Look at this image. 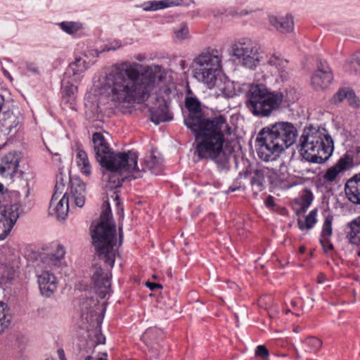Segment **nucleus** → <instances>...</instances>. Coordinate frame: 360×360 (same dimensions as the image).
Returning <instances> with one entry per match:
<instances>
[{
	"mask_svg": "<svg viewBox=\"0 0 360 360\" xmlns=\"http://www.w3.org/2000/svg\"><path fill=\"white\" fill-rule=\"evenodd\" d=\"M236 191V188H229L228 192H233V191Z\"/></svg>",
	"mask_w": 360,
	"mask_h": 360,
	"instance_id": "nucleus-59",
	"label": "nucleus"
},
{
	"mask_svg": "<svg viewBox=\"0 0 360 360\" xmlns=\"http://www.w3.org/2000/svg\"><path fill=\"white\" fill-rule=\"evenodd\" d=\"M84 360H107L105 358H103V357H101V358H98L96 359H94V358H92L91 356H87Z\"/></svg>",
	"mask_w": 360,
	"mask_h": 360,
	"instance_id": "nucleus-54",
	"label": "nucleus"
},
{
	"mask_svg": "<svg viewBox=\"0 0 360 360\" xmlns=\"http://www.w3.org/2000/svg\"><path fill=\"white\" fill-rule=\"evenodd\" d=\"M255 355L263 359H266L269 356V351L264 345H259L255 349Z\"/></svg>",
	"mask_w": 360,
	"mask_h": 360,
	"instance_id": "nucleus-43",
	"label": "nucleus"
},
{
	"mask_svg": "<svg viewBox=\"0 0 360 360\" xmlns=\"http://www.w3.org/2000/svg\"><path fill=\"white\" fill-rule=\"evenodd\" d=\"M349 231L347 238L352 245L360 246V216L352 220L348 225Z\"/></svg>",
	"mask_w": 360,
	"mask_h": 360,
	"instance_id": "nucleus-31",
	"label": "nucleus"
},
{
	"mask_svg": "<svg viewBox=\"0 0 360 360\" xmlns=\"http://www.w3.org/2000/svg\"><path fill=\"white\" fill-rule=\"evenodd\" d=\"M69 198L70 197L65 194L60 200L56 202V197L54 194L51 200L49 214L58 220L65 219L69 210Z\"/></svg>",
	"mask_w": 360,
	"mask_h": 360,
	"instance_id": "nucleus-21",
	"label": "nucleus"
},
{
	"mask_svg": "<svg viewBox=\"0 0 360 360\" xmlns=\"http://www.w3.org/2000/svg\"><path fill=\"white\" fill-rule=\"evenodd\" d=\"M11 321V315L7 304L0 301V333L8 328Z\"/></svg>",
	"mask_w": 360,
	"mask_h": 360,
	"instance_id": "nucleus-32",
	"label": "nucleus"
},
{
	"mask_svg": "<svg viewBox=\"0 0 360 360\" xmlns=\"http://www.w3.org/2000/svg\"><path fill=\"white\" fill-rule=\"evenodd\" d=\"M297 100L294 89L271 91L263 84H252L247 93V106L256 116L268 117L274 111Z\"/></svg>",
	"mask_w": 360,
	"mask_h": 360,
	"instance_id": "nucleus-5",
	"label": "nucleus"
},
{
	"mask_svg": "<svg viewBox=\"0 0 360 360\" xmlns=\"http://www.w3.org/2000/svg\"><path fill=\"white\" fill-rule=\"evenodd\" d=\"M4 73L6 77H7L10 80H12V77L8 71L4 70Z\"/></svg>",
	"mask_w": 360,
	"mask_h": 360,
	"instance_id": "nucleus-55",
	"label": "nucleus"
},
{
	"mask_svg": "<svg viewBox=\"0 0 360 360\" xmlns=\"http://www.w3.org/2000/svg\"><path fill=\"white\" fill-rule=\"evenodd\" d=\"M92 142L96 160L101 166L103 193L100 217L91 223L89 233L99 259L112 267V214L109 198L112 191V149L101 132L93 134Z\"/></svg>",
	"mask_w": 360,
	"mask_h": 360,
	"instance_id": "nucleus-2",
	"label": "nucleus"
},
{
	"mask_svg": "<svg viewBox=\"0 0 360 360\" xmlns=\"http://www.w3.org/2000/svg\"><path fill=\"white\" fill-rule=\"evenodd\" d=\"M222 60L221 51L212 47L204 49L193 60V77L207 88H214L217 85V76L222 68Z\"/></svg>",
	"mask_w": 360,
	"mask_h": 360,
	"instance_id": "nucleus-7",
	"label": "nucleus"
},
{
	"mask_svg": "<svg viewBox=\"0 0 360 360\" xmlns=\"http://www.w3.org/2000/svg\"><path fill=\"white\" fill-rule=\"evenodd\" d=\"M75 162L79 172L86 176H90L92 172V167L87 153L80 146L75 148Z\"/></svg>",
	"mask_w": 360,
	"mask_h": 360,
	"instance_id": "nucleus-24",
	"label": "nucleus"
},
{
	"mask_svg": "<svg viewBox=\"0 0 360 360\" xmlns=\"http://www.w3.org/2000/svg\"><path fill=\"white\" fill-rule=\"evenodd\" d=\"M291 305H292V307H295L297 305L296 302L293 301V300L291 301Z\"/></svg>",
	"mask_w": 360,
	"mask_h": 360,
	"instance_id": "nucleus-58",
	"label": "nucleus"
},
{
	"mask_svg": "<svg viewBox=\"0 0 360 360\" xmlns=\"http://www.w3.org/2000/svg\"><path fill=\"white\" fill-rule=\"evenodd\" d=\"M113 257H114V263L115 262V260H116L117 258H118L119 259L121 260V254H120V252L118 250L117 252H115L114 250Z\"/></svg>",
	"mask_w": 360,
	"mask_h": 360,
	"instance_id": "nucleus-53",
	"label": "nucleus"
},
{
	"mask_svg": "<svg viewBox=\"0 0 360 360\" xmlns=\"http://www.w3.org/2000/svg\"><path fill=\"white\" fill-rule=\"evenodd\" d=\"M146 285L151 290H154L157 288H162V285L160 284H158V283H150V282H147L146 283Z\"/></svg>",
	"mask_w": 360,
	"mask_h": 360,
	"instance_id": "nucleus-47",
	"label": "nucleus"
},
{
	"mask_svg": "<svg viewBox=\"0 0 360 360\" xmlns=\"http://www.w3.org/2000/svg\"><path fill=\"white\" fill-rule=\"evenodd\" d=\"M4 188V186L3 184H0V191H1Z\"/></svg>",
	"mask_w": 360,
	"mask_h": 360,
	"instance_id": "nucleus-60",
	"label": "nucleus"
},
{
	"mask_svg": "<svg viewBox=\"0 0 360 360\" xmlns=\"http://www.w3.org/2000/svg\"><path fill=\"white\" fill-rule=\"evenodd\" d=\"M21 114L18 109L7 110L3 113L0 122L4 131L9 133L19 124Z\"/></svg>",
	"mask_w": 360,
	"mask_h": 360,
	"instance_id": "nucleus-26",
	"label": "nucleus"
},
{
	"mask_svg": "<svg viewBox=\"0 0 360 360\" xmlns=\"http://www.w3.org/2000/svg\"><path fill=\"white\" fill-rule=\"evenodd\" d=\"M78 84L74 82L72 78L66 75H64L62 80L63 100L65 103H70L71 108H72L76 100Z\"/></svg>",
	"mask_w": 360,
	"mask_h": 360,
	"instance_id": "nucleus-23",
	"label": "nucleus"
},
{
	"mask_svg": "<svg viewBox=\"0 0 360 360\" xmlns=\"http://www.w3.org/2000/svg\"><path fill=\"white\" fill-rule=\"evenodd\" d=\"M345 193L348 200L354 204L360 205V172L347 181Z\"/></svg>",
	"mask_w": 360,
	"mask_h": 360,
	"instance_id": "nucleus-22",
	"label": "nucleus"
},
{
	"mask_svg": "<svg viewBox=\"0 0 360 360\" xmlns=\"http://www.w3.org/2000/svg\"><path fill=\"white\" fill-rule=\"evenodd\" d=\"M27 70L32 73H37L39 72L37 65L34 63H27Z\"/></svg>",
	"mask_w": 360,
	"mask_h": 360,
	"instance_id": "nucleus-46",
	"label": "nucleus"
},
{
	"mask_svg": "<svg viewBox=\"0 0 360 360\" xmlns=\"http://www.w3.org/2000/svg\"><path fill=\"white\" fill-rule=\"evenodd\" d=\"M354 61L356 63L357 66L360 68V51L356 53L354 56Z\"/></svg>",
	"mask_w": 360,
	"mask_h": 360,
	"instance_id": "nucleus-51",
	"label": "nucleus"
},
{
	"mask_svg": "<svg viewBox=\"0 0 360 360\" xmlns=\"http://www.w3.org/2000/svg\"><path fill=\"white\" fill-rule=\"evenodd\" d=\"M326 280V276L323 274H320L317 277V282L319 283H323Z\"/></svg>",
	"mask_w": 360,
	"mask_h": 360,
	"instance_id": "nucleus-50",
	"label": "nucleus"
},
{
	"mask_svg": "<svg viewBox=\"0 0 360 360\" xmlns=\"http://www.w3.org/2000/svg\"><path fill=\"white\" fill-rule=\"evenodd\" d=\"M19 162L20 156L18 153L10 152L6 154L0 163V176L12 179L18 171Z\"/></svg>",
	"mask_w": 360,
	"mask_h": 360,
	"instance_id": "nucleus-16",
	"label": "nucleus"
},
{
	"mask_svg": "<svg viewBox=\"0 0 360 360\" xmlns=\"http://www.w3.org/2000/svg\"><path fill=\"white\" fill-rule=\"evenodd\" d=\"M58 354L59 359L60 360H66L64 351L62 349H60L58 350Z\"/></svg>",
	"mask_w": 360,
	"mask_h": 360,
	"instance_id": "nucleus-52",
	"label": "nucleus"
},
{
	"mask_svg": "<svg viewBox=\"0 0 360 360\" xmlns=\"http://www.w3.org/2000/svg\"><path fill=\"white\" fill-rule=\"evenodd\" d=\"M60 29L68 34H74L84 28L79 22L64 21L58 24Z\"/></svg>",
	"mask_w": 360,
	"mask_h": 360,
	"instance_id": "nucleus-34",
	"label": "nucleus"
},
{
	"mask_svg": "<svg viewBox=\"0 0 360 360\" xmlns=\"http://www.w3.org/2000/svg\"><path fill=\"white\" fill-rule=\"evenodd\" d=\"M297 136V129L291 122L271 124L262 128L256 138L257 154L265 162L276 160L295 142Z\"/></svg>",
	"mask_w": 360,
	"mask_h": 360,
	"instance_id": "nucleus-4",
	"label": "nucleus"
},
{
	"mask_svg": "<svg viewBox=\"0 0 360 360\" xmlns=\"http://www.w3.org/2000/svg\"><path fill=\"white\" fill-rule=\"evenodd\" d=\"M94 63L90 60H86L82 57L76 58L71 63L64 75L72 78L75 83H79L83 77V73Z\"/></svg>",
	"mask_w": 360,
	"mask_h": 360,
	"instance_id": "nucleus-18",
	"label": "nucleus"
},
{
	"mask_svg": "<svg viewBox=\"0 0 360 360\" xmlns=\"http://www.w3.org/2000/svg\"><path fill=\"white\" fill-rule=\"evenodd\" d=\"M114 70V94L119 101L154 104L150 112L155 124L172 120L168 103L176 91L174 72L158 65L143 66L129 61L115 65Z\"/></svg>",
	"mask_w": 360,
	"mask_h": 360,
	"instance_id": "nucleus-1",
	"label": "nucleus"
},
{
	"mask_svg": "<svg viewBox=\"0 0 360 360\" xmlns=\"http://www.w3.org/2000/svg\"><path fill=\"white\" fill-rule=\"evenodd\" d=\"M101 316L100 313L95 310H90L82 315V327L88 332L91 331L94 335H97L100 333L101 324Z\"/></svg>",
	"mask_w": 360,
	"mask_h": 360,
	"instance_id": "nucleus-20",
	"label": "nucleus"
},
{
	"mask_svg": "<svg viewBox=\"0 0 360 360\" xmlns=\"http://www.w3.org/2000/svg\"><path fill=\"white\" fill-rule=\"evenodd\" d=\"M264 174L262 170L257 169L254 172L251 179L252 186L257 187L259 191H262L264 188Z\"/></svg>",
	"mask_w": 360,
	"mask_h": 360,
	"instance_id": "nucleus-37",
	"label": "nucleus"
},
{
	"mask_svg": "<svg viewBox=\"0 0 360 360\" xmlns=\"http://www.w3.org/2000/svg\"><path fill=\"white\" fill-rule=\"evenodd\" d=\"M138 159L135 150L114 153V188L120 187L126 180L143 176L146 169L137 166Z\"/></svg>",
	"mask_w": 360,
	"mask_h": 360,
	"instance_id": "nucleus-8",
	"label": "nucleus"
},
{
	"mask_svg": "<svg viewBox=\"0 0 360 360\" xmlns=\"http://www.w3.org/2000/svg\"><path fill=\"white\" fill-rule=\"evenodd\" d=\"M348 96L349 97L347 99V102L351 107L354 108H360V100L356 96V94L353 91V90L349 89V91L348 93Z\"/></svg>",
	"mask_w": 360,
	"mask_h": 360,
	"instance_id": "nucleus-42",
	"label": "nucleus"
},
{
	"mask_svg": "<svg viewBox=\"0 0 360 360\" xmlns=\"http://www.w3.org/2000/svg\"><path fill=\"white\" fill-rule=\"evenodd\" d=\"M91 282L96 294L101 299L110 295L112 285V275L108 269L95 265L92 268Z\"/></svg>",
	"mask_w": 360,
	"mask_h": 360,
	"instance_id": "nucleus-11",
	"label": "nucleus"
},
{
	"mask_svg": "<svg viewBox=\"0 0 360 360\" xmlns=\"http://www.w3.org/2000/svg\"><path fill=\"white\" fill-rule=\"evenodd\" d=\"M304 251H305V248H304V246H301V247L300 248V252L301 253H303Z\"/></svg>",
	"mask_w": 360,
	"mask_h": 360,
	"instance_id": "nucleus-57",
	"label": "nucleus"
},
{
	"mask_svg": "<svg viewBox=\"0 0 360 360\" xmlns=\"http://www.w3.org/2000/svg\"><path fill=\"white\" fill-rule=\"evenodd\" d=\"M263 72H266L269 76H278L283 80L288 75V60L279 56L271 54L268 56L266 63L262 65Z\"/></svg>",
	"mask_w": 360,
	"mask_h": 360,
	"instance_id": "nucleus-13",
	"label": "nucleus"
},
{
	"mask_svg": "<svg viewBox=\"0 0 360 360\" xmlns=\"http://www.w3.org/2000/svg\"><path fill=\"white\" fill-rule=\"evenodd\" d=\"M115 201V206L117 209V214L119 216L118 219V240L117 239V233H115V225L114 224V247L121 246L123 242V232H122V220L124 219V207L117 195L114 197Z\"/></svg>",
	"mask_w": 360,
	"mask_h": 360,
	"instance_id": "nucleus-28",
	"label": "nucleus"
},
{
	"mask_svg": "<svg viewBox=\"0 0 360 360\" xmlns=\"http://www.w3.org/2000/svg\"><path fill=\"white\" fill-rule=\"evenodd\" d=\"M316 209H314L305 217L304 221L298 220L297 224L300 230L311 229L316 224Z\"/></svg>",
	"mask_w": 360,
	"mask_h": 360,
	"instance_id": "nucleus-33",
	"label": "nucleus"
},
{
	"mask_svg": "<svg viewBox=\"0 0 360 360\" xmlns=\"http://www.w3.org/2000/svg\"><path fill=\"white\" fill-rule=\"evenodd\" d=\"M300 154L307 161L322 164L329 159L333 149V141L325 130L304 131L300 137Z\"/></svg>",
	"mask_w": 360,
	"mask_h": 360,
	"instance_id": "nucleus-6",
	"label": "nucleus"
},
{
	"mask_svg": "<svg viewBox=\"0 0 360 360\" xmlns=\"http://www.w3.org/2000/svg\"><path fill=\"white\" fill-rule=\"evenodd\" d=\"M17 204L11 205L0 210V240H4L10 233L19 217Z\"/></svg>",
	"mask_w": 360,
	"mask_h": 360,
	"instance_id": "nucleus-12",
	"label": "nucleus"
},
{
	"mask_svg": "<svg viewBox=\"0 0 360 360\" xmlns=\"http://www.w3.org/2000/svg\"><path fill=\"white\" fill-rule=\"evenodd\" d=\"M313 200V195L310 192H307L301 196L300 204L303 210H306L310 206Z\"/></svg>",
	"mask_w": 360,
	"mask_h": 360,
	"instance_id": "nucleus-41",
	"label": "nucleus"
},
{
	"mask_svg": "<svg viewBox=\"0 0 360 360\" xmlns=\"http://www.w3.org/2000/svg\"><path fill=\"white\" fill-rule=\"evenodd\" d=\"M295 331L296 333H297V332H298V329H295Z\"/></svg>",
	"mask_w": 360,
	"mask_h": 360,
	"instance_id": "nucleus-61",
	"label": "nucleus"
},
{
	"mask_svg": "<svg viewBox=\"0 0 360 360\" xmlns=\"http://www.w3.org/2000/svg\"><path fill=\"white\" fill-rule=\"evenodd\" d=\"M144 165H141V168H145V172L147 170L150 171L152 174H159L160 173V168L158 165V159L153 155H150L148 158H146L143 160Z\"/></svg>",
	"mask_w": 360,
	"mask_h": 360,
	"instance_id": "nucleus-35",
	"label": "nucleus"
},
{
	"mask_svg": "<svg viewBox=\"0 0 360 360\" xmlns=\"http://www.w3.org/2000/svg\"><path fill=\"white\" fill-rule=\"evenodd\" d=\"M333 217L331 215H328L325 217L324 222L322 226L321 238H330L333 233L332 224Z\"/></svg>",
	"mask_w": 360,
	"mask_h": 360,
	"instance_id": "nucleus-38",
	"label": "nucleus"
},
{
	"mask_svg": "<svg viewBox=\"0 0 360 360\" xmlns=\"http://www.w3.org/2000/svg\"><path fill=\"white\" fill-rule=\"evenodd\" d=\"M185 104L188 115L184 119V124L194 134L195 154L199 160H211L218 165L224 166L228 162L223 149L225 136L231 134V128L225 117L219 115L211 120L205 119L196 98H186Z\"/></svg>",
	"mask_w": 360,
	"mask_h": 360,
	"instance_id": "nucleus-3",
	"label": "nucleus"
},
{
	"mask_svg": "<svg viewBox=\"0 0 360 360\" xmlns=\"http://www.w3.org/2000/svg\"><path fill=\"white\" fill-rule=\"evenodd\" d=\"M353 164V157L349 153L345 154L333 166L326 170L323 175L324 181L329 183L335 181L340 174L352 167Z\"/></svg>",
	"mask_w": 360,
	"mask_h": 360,
	"instance_id": "nucleus-15",
	"label": "nucleus"
},
{
	"mask_svg": "<svg viewBox=\"0 0 360 360\" xmlns=\"http://www.w3.org/2000/svg\"><path fill=\"white\" fill-rule=\"evenodd\" d=\"M350 89L348 88H341L333 96L331 99V102L333 104H339L342 103L343 101L348 99V93Z\"/></svg>",
	"mask_w": 360,
	"mask_h": 360,
	"instance_id": "nucleus-39",
	"label": "nucleus"
},
{
	"mask_svg": "<svg viewBox=\"0 0 360 360\" xmlns=\"http://www.w3.org/2000/svg\"><path fill=\"white\" fill-rule=\"evenodd\" d=\"M65 254V250L64 247L61 245H58L54 252L44 255L41 258V261L47 267L56 269L63 264Z\"/></svg>",
	"mask_w": 360,
	"mask_h": 360,
	"instance_id": "nucleus-25",
	"label": "nucleus"
},
{
	"mask_svg": "<svg viewBox=\"0 0 360 360\" xmlns=\"http://www.w3.org/2000/svg\"><path fill=\"white\" fill-rule=\"evenodd\" d=\"M231 52L238 64L250 70L255 69L262 59L259 46L250 39L235 42L231 46Z\"/></svg>",
	"mask_w": 360,
	"mask_h": 360,
	"instance_id": "nucleus-9",
	"label": "nucleus"
},
{
	"mask_svg": "<svg viewBox=\"0 0 360 360\" xmlns=\"http://www.w3.org/2000/svg\"><path fill=\"white\" fill-rule=\"evenodd\" d=\"M354 153H355L356 155H359V154H360V146H356V147L354 148ZM359 162H360V159H359Z\"/></svg>",
	"mask_w": 360,
	"mask_h": 360,
	"instance_id": "nucleus-56",
	"label": "nucleus"
},
{
	"mask_svg": "<svg viewBox=\"0 0 360 360\" xmlns=\"http://www.w3.org/2000/svg\"><path fill=\"white\" fill-rule=\"evenodd\" d=\"M269 22L272 26L282 33L290 32L293 30V20L292 18L289 15L281 17L271 16L269 18Z\"/></svg>",
	"mask_w": 360,
	"mask_h": 360,
	"instance_id": "nucleus-27",
	"label": "nucleus"
},
{
	"mask_svg": "<svg viewBox=\"0 0 360 360\" xmlns=\"http://www.w3.org/2000/svg\"><path fill=\"white\" fill-rule=\"evenodd\" d=\"M321 341L315 337H309L304 340L302 341L300 346V352L297 349H296L297 356L301 357L302 352L313 353L318 351L321 347Z\"/></svg>",
	"mask_w": 360,
	"mask_h": 360,
	"instance_id": "nucleus-29",
	"label": "nucleus"
},
{
	"mask_svg": "<svg viewBox=\"0 0 360 360\" xmlns=\"http://www.w3.org/2000/svg\"><path fill=\"white\" fill-rule=\"evenodd\" d=\"M320 243L322 245V247L325 252H328L329 250H332L333 249V245L330 240V238H321Z\"/></svg>",
	"mask_w": 360,
	"mask_h": 360,
	"instance_id": "nucleus-44",
	"label": "nucleus"
},
{
	"mask_svg": "<svg viewBox=\"0 0 360 360\" xmlns=\"http://www.w3.org/2000/svg\"><path fill=\"white\" fill-rule=\"evenodd\" d=\"M38 283L41 293L45 297H50L57 288L56 276L49 271H44L38 276Z\"/></svg>",
	"mask_w": 360,
	"mask_h": 360,
	"instance_id": "nucleus-19",
	"label": "nucleus"
},
{
	"mask_svg": "<svg viewBox=\"0 0 360 360\" xmlns=\"http://www.w3.org/2000/svg\"><path fill=\"white\" fill-rule=\"evenodd\" d=\"M265 205L269 207H273L274 205V198L269 195L265 200Z\"/></svg>",
	"mask_w": 360,
	"mask_h": 360,
	"instance_id": "nucleus-49",
	"label": "nucleus"
},
{
	"mask_svg": "<svg viewBox=\"0 0 360 360\" xmlns=\"http://www.w3.org/2000/svg\"><path fill=\"white\" fill-rule=\"evenodd\" d=\"M103 52V51H98V50H89L82 58H85L86 60L89 59L90 57H98L101 53Z\"/></svg>",
	"mask_w": 360,
	"mask_h": 360,
	"instance_id": "nucleus-45",
	"label": "nucleus"
},
{
	"mask_svg": "<svg viewBox=\"0 0 360 360\" xmlns=\"http://www.w3.org/2000/svg\"><path fill=\"white\" fill-rule=\"evenodd\" d=\"M134 59L139 61V62H144L147 57L146 56V54L144 53H138V54H136L134 56Z\"/></svg>",
	"mask_w": 360,
	"mask_h": 360,
	"instance_id": "nucleus-48",
	"label": "nucleus"
},
{
	"mask_svg": "<svg viewBox=\"0 0 360 360\" xmlns=\"http://www.w3.org/2000/svg\"><path fill=\"white\" fill-rule=\"evenodd\" d=\"M175 37L180 39L184 40L188 37L189 30L186 25L182 24L179 27L174 30Z\"/></svg>",
	"mask_w": 360,
	"mask_h": 360,
	"instance_id": "nucleus-40",
	"label": "nucleus"
},
{
	"mask_svg": "<svg viewBox=\"0 0 360 360\" xmlns=\"http://www.w3.org/2000/svg\"><path fill=\"white\" fill-rule=\"evenodd\" d=\"M94 90L98 97V108L108 117L112 114V74L111 72L101 75L94 82Z\"/></svg>",
	"mask_w": 360,
	"mask_h": 360,
	"instance_id": "nucleus-10",
	"label": "nucleus"
},
{
	"mask_svg": "<svg viewBox=\"0 0 360 360\" xmlns=\"http://www.w3.org/2000/svg\"><path fill=\"white\" fill-rule=\"evenodd\" d=\"M179 4V0H160L149 1L143 4V8L146 11H154L165 8H169Z\"/></svg>",
	"mask_w": 360,
	"mask_h": 360,
	"instance_id": "nucleus-30",
	"label": "nucleus"
},
{
	"mask_svg": "<svg viewBox=\"0 0 360 360\" xmlns=\"http://www.w3.org/2000/svg\"><path fill=\"white\" fill-rule=\"evenodd\" d=\"M333 79V75L330 68L321 63L313 73L311 82L315 89H325L329 86Z\"/></svg>",
	"mask_w": 360,
	"mask_h": 360,
	"instance_id": "nucleus-14",
	"label": "nucleus"
},
{
	"mask_svg": "<svg viewBox=\"0 0 360 360\" xmlns=\"http://www.w3.org/2000/svg\"><path fill=\"white\" fill-rule=\"evenodd\" d=\"M86 184L79 177H73L70 181V197L75 205L82 207L86 201Z\"/></svg>",
	"mask_w": 360,
	"mask_h": 360,
	"instance_id": "nucleus-17",
	"label": "nucleus"
},
{
	"mask_svg": "<svg viewBox=\"0 0 360 360\" xmlns=\"http://www.w3.org/2000/svg\"><path fill=\"white\" fill-rule=\"evenodd\" d=\"M15 274V269L7 265L0 266V282L4 283L12 280Z\"/></svg>",
	"mask_w": 360,
	"mask_h": 360,
	"instance_id": "nucleus-36",
	"label": "nucleus"
}]
</instances>
